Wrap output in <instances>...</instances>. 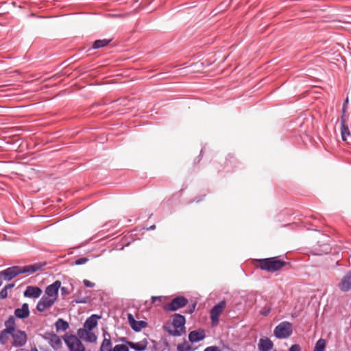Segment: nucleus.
<instances>
[{
  "mask_svg": "<svg viewBox=\"0 0 351 351\" xmlns=\"http://www.w3.org/2000/svg\"><path fill=\"white\" fill-rule=\"evenodd\" d=\"M100 318L101 316L96 314H93L88 317L84 323L83 328L77 330V336L86 342L95 343L97 337L92 330L97 326V321Z\"/></svg>",
  "mask_w": 351,
  "mask_h": 351,
  "instance_id": "f257e3e1",
  "label": "nucleus"
},
{
  "mask_svg": "<svg viewBox=\"0 0 351 351\" xmlns=\"http://www.w3.org/2000/svg\"><path fill=\"white\" fill-rule=\"evenodd\" d=\"M185 317L181 314H175L172 321L173 329L170 326H165V330L171 336L180 337L185 333Z\"/></svg>",
  "mask_w": 351,
  "mask_h": 351,
  "instance_id": "f03ea898",
  "label": "nucleus"
},
{
  "mask_svg": "<svg viewBox=\"0 0 351 351\" xmlns=\"http://www.w3.org/2000/svg\"><path fill=\"white\" fill-rule=\"evenodd\" d=\"M258 261V266L262 270L271 273L280 270L288 264L287 262L278 259V257L262 258Z\"/></svg>",
  "mask_w": 351,
  "mask_h": 351,
  "instance_id": "7ed1b4c3",
  "label": "nucleus"
},
{
  "mask_svg": "<svg viewBox=\"0 0 351 351\" xmlns=\"http://www.w3.org/2000/svg\"><path fill=\"white\" fill-rule=\"evenodd\" d=\"M274 332L278 339H287L293 333L292 324L287 321L282 322L275 327Z\"/></svg>",
  "mask_w": 351,
  "mask_h": 351,
  "instance_id": "20e7f679",
  "label": "nucleus"
},
{
  "mask_svg": "<svg viewBox=\"0 0 351 351\" xmlns=\"http://www.w3.org/2000/svg\"><path fill=\"white\" fill-rule=\"evenodd\" d=\"M226 305V302L225 300L220 301L218 304H215L213 308L210 309V317L212 322L213 326H216L219 323V316L223 311V309L225 308Z\"/></svg>",
  "mask_w": 351,
  "mask_h": 351,
  "instance_id": "39448f33",
  "label": "nucleus"
},
{
  "mask_svg": "<svg viewBox=\"0 0 351 351\" xmlns=\"http://www.w3.org/2000/svg\"><path fill=\"white\" fill-rule=\"evenodd\" d=\"M10 335L13 338V341L12 343L13 347H23L26 344L27 341V335L25 331L18 329L13 332L12 334H10Z\"/></svg>",
  "mask_w": 351,
  "mask_h": 351,
  "instance_id": "423d86ee",
  "label": "nucleus"
},
{
  "mask_svg": "<svg viewBox=\"0 0 351 351\" xmlns=\"http://www.w3.org/2000/svg\"><path fill=\"white\" fill-rule=\"evenodd\" d=\"M189 300L184 296H178L173 298L165 309L170 311H176L179 308L186 306Z\"/></svg>",
  "mask_w": 351,
  "mask_h": 351,
  "instance_id": "0eeeda50",
  "label": "nucleus"
},
{
  "mask_svg": "<svg viewBox=\"0 0 351 351\" xmlns=\"http://www.w3.org/2000/svg\"><path fill=\"white\" fill-rule=\"evenodd\" d=\"M21 274V267L13 266L0 271V278L9 281Z\"/></svg>",
  "mask_w": 351,
  "mask_h": 351,
  "instance_id": "6e6552de",
  "label": "nucleus"
},
{
  "mask_svg": "<svg viewBox=\"0 0 351 351\" xmlns=\"http://www.w3.org/2000/svg\"><path fill=\"white\" fill-rule=\"evenodd\" d=\"M55 302L54 298H51L44 295L37 303L36 309L39 312H44L45 310L50 308Z\"/></svg>",
  "mask_w": 351,
  "mask_h": 351,
  "instance_id": "1a4fd4ad",
  "label": "nucleus"
},
{
  "mask_svg": "<svg viewBox=\"0 0 351 351\" xmlns=\"http://www.w3.org/2000/svg\"><path fill=\"white\" fill-rule=\"evenodd\" d=\"M60 286L61 282L60 280H56L52 284L47 287L45 289V295L51 298H54L56 301Z\"/></svg>",
  "mask_w": 351,
  "mask_h": 351,
  "instance_id": "9d476101",
  "label": "nucleus"
},
{
  "mask_svg": "<svg viewBox=\"0 0 351 351\" xmlns=\"http://www.w3.org/2000/svg\"><path fill=\"white\" fill-rule=\"evenodd\" d=\"M128 319L131 328L135 332H140L143 328H145L147 325V323L145 321L136 320L132 314H128Z\"/></svg>",
  "mask_w": 351,
  "mask_h": 351,
  "instance_id": "9b49d317",
  "label": "nucleus"
},
{
  "mask_svg": "<svg viewBox=\"0 0 351 351\" xmlns=\"http://www.w3.org/2000/svg\"><path fill=\"white\" fill-rule=\"evenodd\" d=\"M45 339L49 341L50 346L55 350L59 349L62 346V339L53 332L46 333Z\"/></svg>",
  "mask_w": 351,
  "mask_h": 351,
  "instance_id": "f8f14e48",
  "label": "nucleus"
},
{
  "mask_svg": "<svg viewBox=\"0 0 351 351\" xmlns=\"http://www.w3.org/2000/svg\"><path fill=\"white\" fill-rule=\"evenodd\" d=\"M206 337V334L204 330H195L189 332V341L191 343H197L204 340Z\"/></svg>",
  "mask_w": 351,
  "mask_h": 351,
  "instance_id": "ddd939ff",
  "label": "nucleus"
},
{
  "mask_svg": "<svg viewBox=\"0 0 351 351\" xmlns=\"http://www.w3.org/2000/svg\"><path fill=\"white\" fill-rule=\"evenodd\" d=\"M274 348V343L268 337H263L259 339L258 349L259 351H270Z\"/></svg>",
  "mask_w": 351,
  "mask_h": 351,
  "instance_id": "4468645a",
  "label": "nucleus"
},
{
  "mask_svg": "<svg viewBox=\"0 0 351 351\" xmlns=\"http://www.w3.org/2000/svg\"><path fill=\"white\" fill-rule=\"evenodd\" d=\"M339 288L343 292H347L351 289V271L342 278Z\"/></svg>",
  "mask_w": 351,
  "mask_h": 351,
  "instance_id": "2eb2a0df",
  "label": "nucleus"
},
{
  "mask_svg": "<svg viewBox=\"0 0 351 351\" xmlns=\"http://www.w3.org/2000/svg\"><path fill=\"white\" fill-rule=\"evenodd\" d=\"M42 290L38 287L28 286L24 291V296L29 298H38L40 296Z\"/></svg>",
  "mask_w": 351,
  "mask_h": 351,
  "instance_id": "dca6fc26",
  "label": "nucleus"
},
{
  "mask_svg": "<svg viewBox=\"0 0 351 351\" xmlns=\"http://www.w3.org/2000/svg\"><path fill=\"white\" fill-rule=\"evenodd\" d=\"M103 337L104 339L101 344L99 351H111L113 347L110 333L108 332H104Z\"/></svg>",
  "mask_w": 351,
  "mask_h": 351,
  "instance_id": "f3484780",
  "label": "nucleus"
},
{
  "mask_svg": "<svg viewBox=\"0 0 351 351\" xmlns=\"http://www.w3.org/2000/svg\"><path fill=\"white\" fill-rule=\"evenodd\" d=\"M29 305L27 303L23 304L21 308H17L14 310V317L19 319H25L29 315Z\"/></svg>",
  "mask_w": 351,
  "mask_h": 351,
  "instance_id": "a211bd4d",
  "label": "nucleus"
},
{
  "mask_svg": "<svg viewBox=\"0 0 351 351\" xmlns=\"http://www.w3.org/2000/svg\"><path fill=\"white\" fill-rule=\"evenodd\" d=\"M128 347L135 351H145L147 349L148 341L144 339L138 342H127Z\"/></svg>",
  "mask_w": 351,
  "mask_h": 351,
  "instance_id": "6ab92c4d",
  "label": "nucleus"
},
{
  "mask_svg": "<svg viewBox=\"0 0 351 351\" xmlns=\"http://www.w3.org/2000/svg\"><path fill=\"white\" fill-rule=\"evenodd\" d=\"M45 265V263H36L32 265L21 267V273L33 274L37 271L40 270Z\"/></svg>",
  "mask_w": 351,
  "mask_h": 351,
  "instance_id": "aec40b11",
  "label": "nucleus"
},
{
  "mask_svg": "<svg viewBox=\"0 0 351 351\" xmlns=\"http://www.w3.org/2000/svg\"><path fill=\"white\" fill-rule=\"evenodd\" d=\"M4 325L5 328H4L6 330V332H9L10 334H12L13 332L16 331V322H15V317L13 315H10L8 318V319L5 322Z\"/></svg>",
  "mask_w": 351,
  "mask_h": 351,
  "instance_id": "412c9836",
  "label": "nucleus"
},
{
  "mask_svg": "<svg viewBox=\"0 0 351 351\" xmlns=\"http://www.w3.org/2000/svg\"><path fill=\"white\" fill-rule=\"evenodd\" d=\"M345 118L343 115L341 117V136L342 141H346L347 138L350 135L348 126L345 123Z\"/></svg>",
  "mask_w": 351,
  "mask_h": 351,
  "instance_id": "4be33fe9",
  "label": "nucleus"
},
{
  "mask_svg": "<svg viewBox=\"0 0 351 351\" xmlns=\"http://www.w3.org/2000/svg\"><path fill=\"white\" fill-rule=\"evenodd\" d=\"M69 323L64 319L60 318L55 323V327L57 331H65L68 329Z\"/></svg>",
  "mask_w": 351,
  "mask_h": 351,
  "instance_id": "5701e85b",
  "label": "nucleus"
},
{
  "mask_svg": "<svg viewBox=\"0 0 351 351\" xmlns=\"http://www.w3.org/2000/svg\"><path fill=\"white\" fill-rule=\"evenodd\" d=\"M177 351H195L196 348L192 347L187 341L177 345Z\"/></svg>",
  "mask_w": 351,
  "mask_h": 351,
  "instance_id": "b1692460",
  "label": "nucleus"
},
{
  "mask_svg": "<svg viewBox=\"0 0 351 351\" xmlns=\"http://www.w3.org/2000/svg\"><path fill=\"white\" fill-rule=\"evenodd\" d=\"M111 39L96 40L93 44V48L96 49L104 47L108 45Z\"/></svg>",
  "mask_w": 351,
  "mask_h": 351,
  "instance_id": "393cba45",
  "label": "nucleus"
},
{
  "mask_svg": "<svg viewBox=\"0 0 351 351\" xmlns=\"http://www.w3.org/2000/svg\"><path fill=\"white\" fill-rule=\"evenodd\" d=\"M326 346V341L324 339L320 338L315 343L313 351H324Z\"/></svg>",
  "mask_w": 351,
  "mask_h": 351,
  "instance_id": "a878e982",
  "label": "nucleus"
},
{
  "mask_svg": "<svg viewBox=\"0 0 351 351\" xmlns=\"http://www.w3.org/2000/svg\"><path fill=\"white\" fill-rule=\"evenodd\" d=\"M10 335L9 332H6V330L3 329L0 332V343L1 345H5L8 343V335Z\"/></svg>",
  "mask_w": 351,
  "mask_h": 351,
  "instance_id": "bb28decb",
  "label": "nucleus"
},
{
  "mask_svg": "<svg viewBox=\"0 0 351 351\" xmlns=\"http://www.w3.org/2000/svg\"><path fill=\"white\" fill-rule=\"evenodd\" d=\"M111 351H129L128 345L117 344L114 346Z\"/></svg>",
  "mask_w": 351,
  "mask_h": 351,
  "instance_id": "cd10ccee",
  "label": "nucleus"
},
{
  "mask_svg": "<svg viewBox=\"0 0 351 351\" xmlns=\"http://www.w3.org/2000/svg\"><path fill=\"white\" fill-rule=\"evenodd\" d=\"M71 286L72 287V289H69L68 287H61L60 286V290H61V293L62 295H69L71 291H73V285L71 283H70Z\"/></svg>",
  "mask_w": 351,
  "mask_h": 351,
  "instance_id": "c85d7f7f",
  "label": "nucleus"
},
{
  "mask_svg": "<svg viewBox=\"0 0 351 351\" xmlns=\"http://www.w3.org/2000/svg\"><path fill=\"white\" fill-rule=\"evenodd\" d=\"M88 261V258H86V257H81L80 258H77L75 261V264L76 265H83V264L86 263Z\"/></svg>",
  "mask_w": 351,
  "mask_h": 351,
  "instance_id": "c756f323",
  "label": "nucleus"
},
{
  "mask_svg": "<svg viewBox=\"0 0 351 351\" xmlns=\"http://www.w3.org/2000/svg\"><path fill=\"white\" fill-rule=\"evenodd\" d=\"M271 312L270 306H264L263 309L261 311V314L263 316H267Z\"/></svg>",
  "mask_w": 351,
  "mask_h": 351,
  "instance_id": "7c9ffc66",
  "label": "nucleus"
},
{
  "mask_svg": "<svg viewBox=\"0 0 351 351\" xmlns=\"http://www.w3.org/2000/svg\"><path fill=\"white\" fill-rule=\"evenodd\" d=\"M348 102L349 99L348 97H347L342 105V115H343V117H345V113L346 112L347 110Z\"/></svg>",
  "mask_w": 351,
  "mask_h": 351,
  "instance_id": "2f4dec72",
  "label": "nucleus"
},
{
  "mask_svg": "<svg viewBox=\"0 0 351 351\" xmlns=\"http://www.w3.org/2000/svg\"><path fill=\"white\" fill-rule=\"evenodd\" d=\"M73 302H75L76 304H86L88 302V298H75L73 300Z\"/></svg>",
  "mask_w": 351,
  "mask_h": 351,
  "instance_id": "473e14b6",
  "label": "nucleus"
},
{
  "mask_svg": "<svg viewBox=\"0 0 351 351\" xmlns=\"http://www.w3.org/2000/svg\"><path fill=\"white\" fill-rule=\"evenodd\" d=\"M204 351H221V350L216 346H210L206 347Z\"/></svg>",
  "mask_w": 351,
  "mask_h": 351,
  "instance_id": "72a5a7b5",
  "label": "nucleus"
},
{
  "mask_svg": "<svg viewBox=\"0 0 351 351\" xmlns=\"http://www.w3.org/2000/svg\"><path fill=\"white\" fill-rule=\"evenodd\" d=\"M289 351H302V348L299 344H293L289 348Z\"/></svg>",
  "mask_w": 351,
  "mask_h": 351,
  "instance_id": "f704fd0d",
  "label": "nucleus"
},
{
  "mask_svg": "<svg viewBox=\"0 0 351 351\" xmlns=\"http://www.w3.org/2000/svg\"><path fill=\"white\" fill-rule=\"evenodd\" d=\"M83 283L84 285L86 287H95V283L90 282V280H86V279H84L83 280Z\"/></svg>",
  "mask_w": 351,
  "mask_h": 351,
  "instance_id": "c9c22d12",
  "label": "nucleus"
},
{
  "mask_svg": "<svg viewBox=\"0 0 351 351\" xmlns=\"http://www.w3.org/2000/svg\"><path fill=\"white\" fill-rule=\"evenodd\" d=\"M8 296V291L5 290V289L3 288L0 291V299H5Z\"/></svg>",
  "mask_w": 351,
  "mask_h": 351,
  "instance_id": "e433bc0d",
  "label": "nucleus"
},
{
  "mask_svg": "<svg viewBox=\"0 0 351 351\" xmlns=\"http://www.w3.org/2000/svg\"><path fill=\"white\" fill-rule=\"evenodd\" d=\"M195 306H196V304H195V303L192 304L189 307V309L187 310V313H189V314L193 313L195 311Z\"/></svg>",
  "mask_w": 351,
  "mask_h": 351,
  "instance_id": "4c0bfd02",
  "label": "nucleus"
},
{
  "mask_svg": "<svg viewBox=\"0 0 351 351\" xmlns=\"http://www.w3.org/2000/svg\"><path fill=\"white\" fill-rule=\"evenodd\" d=\"M233 158L232 156H229V158H227L226 160V166H228L229 165H231L232 163Z\"/></svg>",
  "mask_w": 351,
  "mask_h": 351,
  "instance_id": "58836bf2",
  "label": "nucleus"
},
{
  "mask_svg": "<svg viewBox=\"0 0 351 351\" xmlns=\"http://www.w3.org/2000/svg\"><path fill=\"white\" fill-rule=\"evenodd\" d=\"M14 286V284H8L5 285L3 288L8 291V289H12Z\"/></svg>",
  "mask_w": 351,
  "mask_h": 351,
  "instance_id": "ea45409f",
  "label": "nucleus"
},
{
  "mask_svg": "<svg viewBox=\"0 0 351 351\" xmlns=\"http://www.w3.org/2000/svg\"><path fill=\"white\" fill-rule=\"evenodd\" d=\"M152 300L153 302H154L156 300L160 301V297H159V296H152Z\"/></svg>",
  "mask_w": 351,
  "mask_h": 351,
  "instance_id": "a19ab883",
  "label": "nucleus"
},
{
  "mask_svg": "<svg viewBox=\"0 0 351 351\" xmlns=\"http://www.w3.org/2000/svg\"><path fill=\"white\" fill-rule=\"evenodd\" d=\"M120 341L123 343H125V345H127V342H131L130 341H128L126 337H122L120 339Z\"/></svg>",
  "mask_w": 351,
  "mask_h": 351,
  "instance_id": "79ce46f5",
  "label": "nucleus"
},
{
  "mask_svg": "<svg viewBox=\"0 0 351 351\" xmlns=\"http://www.w3.org/2000/svg\"><path fill=\"white\" fill-rule=\"evenodd\" d=\"M155 229H156V226L155 225H152L149 228H146L147 230H154Z\"/></svg>",
  "mask_w": 351,
  "mask_h": 351,
  "instance_id": "37998d69",
  "label": "nucleus"
},
{
  "mask_svg": "<svg viewBox=\"0 0 351 351\" xmlns=\"http://www.w3.org/2000/svg\"><path fill=\"white\" fill-rule=\"evenodd\" d=\"M32 351H38L36 348L32 349Z\"/></svg>",
  "mask_w": 351,
  "mask_h": 351,
  "instance_id": "c03bdc74",
  "label": "nucleus"
},
{
  "mask_svg": "<svg viewBox=\"0 0 351 351\" xmlns=\"http://www.w3.org/2000/svg\"><path fill=\"white\" fill-rule=\"evenodd\" d=\"M195 201H196V202H199L201 201V199H196Z\"/></svg>",
  "mask_w": 351,
  "mask_h": 351,
  "instance_id": "a18cd8bd",
  "label": "nucleus"
},
{
  "mask_svg": "<svg viewBox=\"0 0 351 351\" xmlns=\"http://www.w3.org/2000/svg\"><path fill=\"white\" fill-rule=\"evenodd\" d=\"M123 246L121 247L120 248H119L118 250H123Z\"/></svg>",
  "mask_w": 351,
  "mask_h": 351,
  "instance_id": "49530a36",
  "label": "nucleus"
},
{
  "mask_svg": "<svg viewBox=\"0 0 351 351\" xmlns=\"http://www.w3.org/2000/svg\"><path fill=\"white\" fill-rule=\"evenodd\" d=\"M165 345H166L167 346H168V345H169V344H168V342H167V341H165Z\"/></svg>",
  "mask_w": 351,
  "mask_h": 351,
  "instance_id": "de8ad7c7",
  "label": "nucleus"
},
{
  "mask_svg": "<svg viewBox=\"0 0 351 351\" xmlns=\"http://www.w3.org/2000/svg\"><path fill=\"white\" fill-rule=\"evenodd\" d=\"M129 244H130V242L127 243L125 244V246L129 245Z\"/></svg>",
  "mask_w": 351,
  "mask_h": 351,
  "instance_id": "09e8293b",
  "label": "nucleus"
}]
</instances>
